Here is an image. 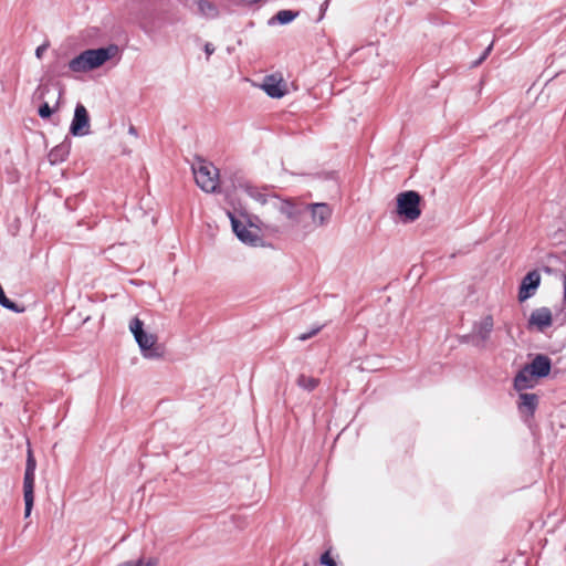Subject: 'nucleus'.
Segmentation results:
<instances>
[{
	"label": "nucleus",
	"mask_w": 566,
	"mask_h": 566,
	"mask_svg": "<svg viewBox=\"0 0 566 566\" xmlns=\"http://www.w3.org/2000/svg\"><path fill=\"white\" fill-rule=\"evenodd\" d=\"M537 379L545 378L552 370V359L545 354H535L531 363L525 365Z\"/></svg>",
	"instance_id": "obj_11"
},
{
	"label": "nucleus",
	"mask_w": 566,
	"mask_h": 566,
	"mask_svg": "<svg viewBox=\"0 0 566 566\" xmlns=\"http://www.w3.org/2000/svg\"><path fill=\"white\" fill-rule=\"evenodd\" d=\"M538 401L539 398L536 394L521 391L518 395L517 409L522 415L533 417L537 409Z\"/></svg>",
	"instance_id": "obj_16"
},
{
	"label": "nucleus",
	"mask_w": 566,
	"mask_h": 566,
	"mask_svg": "<svg viewBox=\"0 0 566 566\" xmlns=\"http://www.w3.org/2000/svg\"><path fill=\"white\" fill-rule=\"evenodd\" d=\"M553 314L548 307H539L534 310L528 319V327H535L538 332H544L546 328L552 326Z\"/></svg>",
	"instance_id": "obj_12"
},
{
	"label": "nucleus",
	"mask_w": 566,
	"mask_h": 566,
	"mask_svg": "<svg viewBox=\"0 0 566 566\" xmlns=\"http://www.w3.org/2000/svg\"><path fill=\"white\" fill-rule=\"evenodd\" d=\"M70 134L82 137L90 134V115L85 106L77 103L74 109L73 119L70 125Z\"/></svg>",
	"instance_id": "obj_9"
},
{
	"label": "nucleus",
	"mask_w": 566,
	"mask_h": 566,
	"mask_svg": "<svg viewBox=\"0 0 566 566\" xmlns=\"http://www.w3.org/2000/svg\"><path fill=\"white\" fill-rule=\"evenodd\" d=\"M57 86V90H59V96H57V102H56V105L54 108H52L48 102H43L39 108H38V114L39 116L42 118V119H48L52 116V114L54 113V111L59 107V104H60V99L64 93V88L61 84H56Z\"/></svg>",
	"instance_id": "obj_20"
},
{
	"label": "nucleus",
	"mask_w": 566,
	"mask_h": 566,
	"mask_svg": "<svg viewBox=\"0 0 566 566\" xmlns=\"http://www.w3.org/2000/svg\"><path fill=\"white\" fill-rule=\"evenodd\" d=\"M397 214L405 222H413L421 216V196L415 190L400 192L397 198Z\"/></svg>",
	"instance_id": "obj_5"
},
{
	"label": "nucleus",
	"mask_w": 566,
	"mask_h": 566,
	"mask_svg": "<svg viewBox=\"0 0 566 566\" xmlns=\"http://www.w3.org/2000/svg\"><path fill=\"white\" fill-rule=\"evenodd\" d=\"M228 217L231 221L233 232L242 243L250 247H260L263 244V239L258 233L247 229V227L235 217L234 213L228 211Z\"/></svg>",
	"instance_id": "obj_8"
},
{
	"label": "nucleus",
	"mask_w": 566,
	"mask_h": 566,
	"mask_svg": "<svg viewBox=\"0 0 566 566\" xmlns=\"http://www.w3.org/2000/svg\"><path fill=\"white\" fill-rule=\"evenodd\" d=\"M128 133L136 136L137 135V129L134 126H130L129 129H128Z\"/></svg>",
	"instance_id": "obj_34"
},
{
	"label": "nucleus",
	"mask_w": 566,
	"mask_h": 566,
	"mask_svg": "<svg viewBox=\"0 0 566 566\" xmlns=\"http://www.w3.org/2000/svg\"><path fill=\"white\" fill-rule=\"evenodd\" d=\"M129 329L145 358L155 359L163 356L164 350L163 347L157 344V337L144 331L143 321L138 317H134L129 323Z\"/></svg>",
	"instance_id": "obj_3"
},
{
	"label": "nucleus",
	"mask_w": 566,
	"mask_h": 566,
	"mask_svg": "<svg viewBox=\"0 0 566 566\" xmlns=\"http://www.w3.org/2000/svg\"><path fill=\"white\" fill-rule=\"evenodd\" d=\"M261 88L272 98H281L286 94L285 82L273 74L264 76Z\"/></svg>",
	"instance_id": "obj_13"
},
{
	"label": "nucleus",
	"mask_w": 566,
	"mask_h": 566,
	"mask_svg": "<svg viewBox=\"0 0 566 566\" xmlns=\"http://www.w3.org/2000/svg\"><path fill=\"white\" fill-rule=\"evenodd\" d=\"M158 560L154 557H139L137 559L127 560L118 564L117 566H157Z\"/></svg>",
	"instance_id": "obj_24"
},
{
	"label": "nucleus",
	"mask_w": 566,
	"mask_h": 566,
	"mask_svg": "<svg viewBox=\"0 0 566 566\" xmlns=\"http://www.w3.org/2000/svg\"><path fill=\"white\" fill-rule=\"evenodd\" d=\"M541 284V274L537 270H532L522 279L518 287V301L524 302L532 297Z\"/></svg>",
	"instance_id": "obj_10"
},
{
	"label": "nucleus",
	"mask_w": 566,
	"mask_h": 566,
	"mask_svg": "<svg viewBox=\"0 0 566 566\" xmlns=\"http://www.w3.org/2000/svg\"><path fill=\"white\" fill-rule=\"evenodd\" d=\"M319 331H321V326H317V327L313 328L312 331H310L308 333L301 334L298 336V339L306 340V339L313 337L314 335H316Z\"/></svg>",
	"instance_id": "obj_30"
},
{
	"label": "nucleus",
	"mask_w": 566,
	"mask_h": 566,
	"mask_svg": "<svg viewBox=\"0 0 566 566\" xmlns=\"http://www.w3.org/2000/svg\"><path fill=\"white\" fill-rule=\"evenodd\" d=\"M328 3L329 1L328 0H325L322 4H321V13L322 15L324 14V12L326 11L327 7H328Z\"/></svg>",
	"instance_id": "obj_33"
},
{
	"label": "nucleus",
	"mask_w": 566,
	"mask_h": 566,
	"mask_svg": "<svg viewBox=\"0 0 566 566\" xmlns=\"http://www.w3.org/2000/svg\"><path fill=\"white\" fill-rule=\"evenodd\" d=\"M48 49V44H41L39 45L36 49H35V56L38 59H42L44 52L46 51Z\"/></svg>",
	"instance_id": "obj_31"
},
{
	"label": "nucleus",
	"mask_w": 566,
	"mask_h": 566,
	"mask_svg": "<svg viewBox=\"0 0 566 566\" xmlns=\"http://www.w3.org/2000/svg\"><path fill=\"white\" fill-rule=\"evenodd\" d=\"M270 205L289 219L293 227L301 231L310 230L311 227L307 222H304V216L306 213L304 202H295L290 199H282L279 196H272L270 198Z\"/></svg>",
	"instance_id": "obj_2"
},
{
	"label": "nucleus",
	"mask_w": 566,
	"mask_h": 566,
	"mask_svg": "<svg viewBox=\"0 0 566 566\" xmlns=\"http://www.w3.org/2000/svg\"><path fill=\"white\" fill-rule=\"evenodd\" d=\"M70 150H71L70 142H63L60 145L55 146L49 153L50 163L52 165H56V164L64 161L67 158V156L70 155Z\"/></svg>",
	"instance_id": "obj_18"
},
{
	"label": "nucleus",
	"mask_w": 566,
	"mask_h": 566,
	"mask_svg": "<svg viewBox=\"0 0 566 566\" xmlns=\"http://www.w3.org/2000/svg\"><path fill=\"white\" fill-rule=\"evenodd\" d=\"M67 64L62 63L60 60H55L48 66L46 74L50 77H62L69 76Z\"/></svg>",
	"instance_id": "obj_21"
},
{
	"label": "nucleus",
	"mask_w": 566,
	"mask_h": 566,
	"mask_svg": "<svg viewBox=\"0 0 566 566\" xmlns=\"http://www.w3.org/2000/svg\"><path fill=\"white\" fill-rule=\"evenodd\" d=\"M237 187L261 205L270 203V198L273 196L272 193L264 192L268 190V187H258L247 180H239Z\"/></svg>",
	"instance_id": "obj_15"
},
{
	"label": "nucleus",
	"mask_w": 566,
	"mask_h": 566,
	"mask_svg": "<svg viewBox=\"0 0 566 566\" xmlns=\"http://www.w3.org/2000/svg\"><path fill=\"white\" fill-rule=\"evenodd\" d=\"M199 12L207 18H216L219 13L218 8L208 0L198 1Z\"/></svg>",
	"instance_id": "obj_22"
},
{
	"label": "nucleus",
	"mask_w": 566,
	"mask_h": 566,
	"mask_svg": "<svg viewBox=\"0 0 566 566\" xmlns=\"http://www.w3.org/2000/svg\"><path fill=\"white\" fill-rule=\"evenodd\" d=\"M536 379L537 378H535V376H533L530 369L524 365L513 379V388L518 392L531 389L535 386Z\"/></svg>",
	"instance_id": "obj_17"
},
{
	"label": "nucleus",
	"mask_w": 566,
	"mask_h": 566,
	"mask_svg": "<svg viewBox=\"0 0 566 566\" xmlns=\"http://www.w3.org/2000/svg\"><path fill=\"white\" fill-rule=\"evenodd\" d=\"M319 563L323 566H337L335 559L331 556L329 552L326 551L321 555Z\"/></svg>",
	"instance_id": "obj_26"
},
{
	"label": "nucleus",
	"mask_w": 566,
	"mask_h": 566,
	"mask_svg": "<svg viewBox=\"0 0 566 566\" xmlns=\"http://www.w3.org/2000/svg\"><path fill=\"white\" fill-rule=\"evenodd\" d=\"M306 213L304 216V222L311 227L308 231H303L305 234L313 232L315 229L326 226L331 218L333 210L328 203L314 202L305 203Z\"/></svg>",
	"instance_id": "obj_7"
},
{
	"label": "nucleus",
	"mask_w": 566,
	"mask_h": 566,
	"mask_svg": "<svg viewBox=\"0 0 566 566\" xmlns=\"http://www.w3.org/2000/svg\"><path fill=\"white\" fill-rule=\"evenodd\" d=\"M197 186L205 192H216L219 185V170L202 158L191 166Z\"/></svg>",
	"instance_id": "obj_4"
},
{
	"label": "nucleus",
	"mask_w": 566,
	"mask_h": 566,
	"mask_svg": "<svg viewBox=\"0 0 566 566\" xmlns=\"http://www.w3.org/2000/svg\"><path fill=\"white\" fill-rule=\"evenodd\" d=\"M556 319H560V324L566 322V275L563 276V305L555 313Z\"/></svg>",
	"instance_id": "obj_25"
},
{
	"label": "nucleus",
	"mask_w": 566,
	"mask_h": 566,
	"mask_svg": "<svg viewBox=\"0 0 566 566\" xmlns=\"http://www.w3.org/2000/svg\"><path fill=\"white\" fill-rule=\"evenodd\" d=\"M298 387L306 391H313L319 384V380L314 377H308L304 374L300 375L296 380Z\"/></svg>",
	"instance_id": "obj_23"
},
{
	"label": "nucleus",
	"mask_w": 566,
	"mask_h": 566,
	"mask_svg": "<svg viewBox=\"0 0 566 566\" xmlns=\"http://www.w3.org/2000/svg\"><path fill=\"white\" fill-rule=\"evenodd\" d=\"M297 15H298L297 11L280 10L279 12H276V14L274 17H272L268 21V23H269V25H273L275 23L281 24V25H285V24H289L292 21H294L297 18Z\"/></svg>",
	"instance_id": "obj_19"
},
{
	"label": "nucleus",
	"mask_w": 566,
	"mask_h": 566,
	"mask_svg": "<svg viewBox=\"0 0 566 566\" xmlns=\"http://www.w3.org/2000/svg\"><path fill=\"white\" fill-rule=\"evenodd\" d=\"M50 92L49 85H39L34 92V97L44 99L45 95Z\"/></svg>",
	"instance_id": "obj_28"
},
{
	"label": "nucleus",
	"mask_w": 566,
	"mask_h": 566,
	"mask_svg": "<svg viewBox=\"0 0 566 566\" xmlns=\"http://www.w3.org/2000/svg\"><path fill=\"white\" fill-rule=\"evenodd\" d=\"M118 52L116 44L97 49H87L67 63V70L73 73H85L98 69Z\"/></svg>",
	"instance_id": "obj_1"
},
{
	"label": "nucleus",
	"mask_w": 566,
	"mask_h": 566,
	"mask_svg": "<svg viewBox=\"0 0 566 566\" xmlns=\"http://www.w3.org/2000/svg\"><path fill=\"white\" fill-rule=\"evenodd\" d=\"M460 342L463 344H472L475 347H480L479 342H476V337L473 334V331L469 334L462 335L460 337Z\"/></svg>",
	"instance_id": "obj_27"
},
{
	"label": "nucleus",
	"mask_w": 566,
	"mask_h": 566,
	"mask_svg": "<svg viewBox=\"0 0 566 566\" xmlns=\"http://www.w3.org/2000/svg\"><path fill=\"white\" fill-rule=\"evenodd\" d=\"M203 50H205V52H206V54H207V59H209V56H210V55H212V54H213V52H214V46H213V44H212V43L207 42V43L205 44Z\"/></svg>",
	"instance_id": "obj_32"
},
{
	"label": "nucleus",
	"mask_w": 566,
	"mask_h": 566,
	"mask_svg": "<svg viewBox=\"0 0 566 566\" xmlns=\"http://www.w3.org/2000/svg\"><path fill=\"white\" fill-rule=\"evenodd\" d=\"M493 44L491 43L481 54V56L473 63V66L480 65L490 54L492 51Z\"/></svg>",
	"instance_id": "obj_29"
},
{
	"label": "nucleus",
	"mask_w": 566,
	"mask_h": 566,
	"mask_svg": "<svg viewBox=\"0 0 566 566\" xmlns=\"http://www.w3.org/2000/svg\"><path fill=\"white\" fill-rule=\"evenodd\" d=\"M493 328L494 322L491 315H486L481 321L474 322L472 331L480 347H484V344L489 340Z\"/></svg>",
	"instance_id": "obj_14"
},
{
	"label": "nucleus",
	"mask_w": 566,
	"mask_h": 566,
	"mask_svg": "<svg viewBox=\"0 0 566 566\" xmlns=\"http://www.w3.org/2000/svg\"><path fill=\"white\" fill-rule=\"evenodd\" d=\"M36 461L32 450H28L25 471L23 478L24 516L29 517L34 504V482Z\"/></svg>",
	"instance_id": "obj_6"
}]
</instances>
